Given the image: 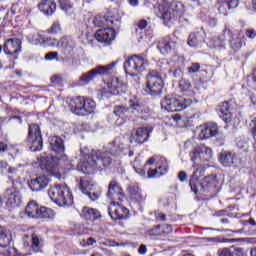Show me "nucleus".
Wrapping results in <instances>:
<instances>
[{"mask_svg": "<svg viewBox=\"0 0 256 256\" xmlns=\"http://www.w3.org/2000/svg\"><path fill=\"white\" fill-rule=\"evenodd\" d=\"M27 143L31 151H41L43 149V137L41 136V128L37 124L29 126Z\"/></svg>", "mask_w": 256, "mask_h": 256, "instance_id": "11", "label": "nucleus"}, {"mask_svg": "<svg viewBox=\"0 0 256 256\" xmlns=\"http://www.w3.org/2000/svg\"><path fill=\"white\" fill-rule=\"evenodd\" d=\"M122 202H111L108 208V213L113 219V221H117L120 219H124L129 214V210L121 205Z\"/></svg>", "mask_w": 256, "mask_h": 256, "instance_id": "17", "label": "nucleus"}, {"mask_svg": "<svg viewBox=\"0 0 256 256\" xmlns=\"http://www.w3.org/2000/svg\"><path fill=\"white\" fill-rule=\"evenodd\" d=\"M178 179L181 183H185V181H187V172L185 171H180L178 173Z\"/></svg>", "mask_w": 256, "mask_h": 256, "instance_id": "61", "label": "nucleus"}, {"mask_svg": "<svg viewBox=\"0 0 256 256\" xmlns=\"http://www.w3.org/2000/svg\"><path fill=\"white\" fill-rule=\"evenodd\" d=\"M156 221H167V216L162 212H155Z\"/></svg>", "mask_w": 256, "mask_h": 256, "instance_id": "62", "label": "nucleus"}, {"mask_svg": "<svg viewBox=\"0 0 256 256\" xmlns=\"http://www.w3.org/2000/svg\"><path fill=\"white\" fill-rule=\"evenodd\" d=\"M95 243H97V240H95L93 237H90L86 240H82L81 245L82 247H91V245H95Z\"/></svg>", "mask_w": 256, "mask_h": 256, "instance_id": "54", "label": "nucleus"}, {"mask_svg": "<svg viewBox=\"0 0 256 256\" xmlns=\"http://www.w3.org/2000/svg\"><path fill=\"white\" fill-rule=\"evenodd\" d=\"M127 191L132 201H136L137 203H143V201H145V195L143 194L141 188H139V185H130Z\"/></svg>", "mask_w": 256, "mask_h": 256, "instance_id": "30", "label": "nucleus"}, {"mask_svg": "<svg viewBox=\"0 0 256 256\" xmlns=\"http://www.w3.org/2000/svg\"><path fill=\"white\" fill-rule=\"evenodd\" d=\"M218 256H241L243 255V248H221L217 251Z\"/></svg>", "mask_w": 256, "mask_h": 256, "instance_id": "39", "label": "nucleus"}, {"mask_svg": "<svg viewBox=\"0 0 256 256\" xmlns=\"http://www.w3.org/2000/svg\"><path fill=\"white\" fill-rule=\"evenodd\" d=\"M48 195L59 207H70V205H73V194L65 184L51 186L48 190Z\"/></svg>", "mask_w": 256, "mask_h": 256, "instance_id": "2", "label": "nucleus"}, {"mask_svg": "<svg viewBox=\"0 0 256 256\" xmlns=\"http://www.w3.org/2000/svg\"><path fill=\"white\" fill-rule=\"evenodd\" d=\"M55 217V212L47 207H40V212L38 214V219H53Z\"/></svg>", "mask_w": 256, "mask_h": 256, "instance_id": "44", "label": "nucleus"}, {"mask_svg": "<svg viewBox=\"0 0 256 256\" xmlns=\"http://www.w3.org/2000/svg\"><path fill=\"white\" fill-rule=\"evenodd\" d=\"M81 217L87 219L88 221H97L101 217V213L96 209L84 207L81 212Z\"/></svg>", "mask_w": 256, "mask_h": 256, "instance_id": "37", "label": "nucleus"}, {"mask_svg": "<svg viewBox=\"0 0 256 256\" xmlns=\"http://www.w3.org/2000/svg\"><path fill=\"white\" fill-rule=\"evenodd\" d=\"M190 159L193 161V165H201L202 160H201V154L199 152V147L194 148L193 151L190 152Z\"/></svg>", "mask_w": 256, "mask_h": 256, "instance_id": "46", "label": "nucleus"}, {"mask_svg": "<svg viewBox=\"0 0 256 256\" xmlns=\"http://www.w3.org/2000/svg\"><path fill=\"white\" fill-rule=\"evenodd\" d=\"M114 115L116 117H129V108H125L124 106H116L113 110Z\"/></svg>", "mask_w": 256, "mask_h": 256, "instance_id": "48", "label": "nucleus"}, {"mask_svg": "<svg viewBox=\"0 0 256 256\" xmlns=\"http://www.w3.org/2000/svg\"><path fill=\"white\" fill-rule=\"evenodd\" d=\"M38 8L44 15H53L57 11V4L53 0H42Z\"/></svg>", "mask_w": 256, "mask_h": 256, "instance_id": "32", "label": "nucleus"}, {"mask_svg": "<svg viewBox=\"0 0 256 256\" xmlns=\"http://www.w3.org/2000/svg\"><path fill=\"white\" fill-rule=\"evenodd\" d=\"M147 25H149V22H147V20L145 19H141L138 22H136V27L140 29V31H143V29H145Z\"/></svg>", "mask_w": 256, "mask_h": 256, "instance_id": "56", "label": "nucleus"}, {"mask_svg": "<svg viewBox=\"0 0 256 256\" xmlns=\"http://www.w3.org/2000/svg\"><path fill=\"white\" fill-rule=\"evenodd\" d=\"M185 8L181 2H171L169 5H162L159 7V13L164 24L171 23V21L177 20V17H181Z\"/></svg>", "mask_w": 256, "mask_h": 256, "instance_id": "5", "label": "nucleus"}, {"mask_svg": "<svg viewBox=\"0 0 256 256\" xmlns=\"http://www.w3.org/2000/svg\"><path fill=\"white\" fill-rule=\"evenodd\" d=\"M95 107L96 104L93 99L85 98L83 96H78L70 101V111L79 117L91 115V113L95 111Z\"/></svg>", "mask_w": 256, "mask_h": 256, "instance_id": "3", "label": "nucleus"}, {"mask_svg": "<svg viewBox=\"0 0 256 256\" xmlns=\"http://www.w3.org/2000/svg\"><path fill=\"white\" fill-rule=\"evenodd\" d=\"M116 64L117 62H112L111 64H107L106 66L98 65L92 70L83 73L79 77L81 85H89V83H91V81H93V79H95L97 75H108L110 71H113V67H115Z\"/></svg>", "mask_w": 256, "mask_h": 256, "instance_id": "9", "label": "nucleus"}, {"mask_svg": "<svg viewBox=\"0 0 256 256\" xmlns=\"http://www.w3.org/2000/svg\"><path fill=\"white\" fill-rule=\"evenodd\" d=\"M198 191H203V193H209L215 189V178L214 176H206L203 178L202 182L197 184Z\"/></svg>", "mask_w": 256, "mask_h": 256, "instance_id": "31", "label": "nucleus"}, {"mask_svg": "<svg viewBox=\"0 0 256 256\" xmlns=\"http://www.w3.org/2000/svg\"><path fill=\"white\" fill-rule=\"evenodd\" d=\"M192 167L195 169L193 174L190 177L189 180V187L191 189V191L193 193H195V195H197L199 193V179H201V177H203V175H205V165L203 164H198L195 165L193 164Z\"/></svg>", "mask_w": 256, "mask_h": 256, "instance_id": "15", "label": "nucleus"}, {"mask_svg": "<svg viewBox=\"0 0 256 256\" xmlns=\"http://www.w3.org/2000/svg\"><path fill=\"white\" fill-rule=\"evenodd\" d=\"M193 100L191 98H183L181 96H166L161 101V107L164 111L175 113L177 111H183L187 107H191Z\"/></svg>", "mask_w": 256, "mask_h": 256, "instance_id": "4", "label": "nucleus"}, {"mask_svg": "<svg viewBox=\"0 0 256 256\" xmlns=\"http://www.w3.org/2000/svg\"><path fill=\"white\" fill-rule=\"evenodd\" d=\"M50 181L51 179H49V176L40 175L31 179V181L28 182V185L31 191H43V189H46L49 186Z\"/></svg>", "mask_w": 256, "mask_h": 256, "instance_id": "20", "label": "nucleus"}, {"mask_svg": "<svg viewBox=\"0 0 256 256\" xmlns=\"http://www.w3.org/2000/svg\"><path fill=\"white\" fill-rule=\"evenodd\" d=\"M115 29H117L115 26L100 29L96 32L95 39L104 45H111V42L115 41Z\"/></svg>", "mask_w": 256, "mask_h": 256, "instance_id": "16", "label": "nucleus"}, {"mask_svg": "<svg viewBox=\"0 0 256 256\" xmlns=\"http://www.w3.org/2000/svg\"><path fill=\"white\" fill-rule=\"evenodd\" d=\"M107 197L112 201V203H123V201L125 200L123 188H121L117 181L112 180L109 183Z\"/></svg>", "mask_w": 256, "mask_h": 256, "instance_id": "13", "label": "nucleus"}, {"mask_svg": "<svg viewBox=\"0 0 256 256\" xmlns=\"http://www.w3.org/2000/svg\"><path fill=\"white\" fill-rule=\"evenodd\" d=\"M79 189L84 195H87L91 201H97V199L101 197V188L87 177L80 178Z\"/></svg>", "mask_w": 256, "mask_h": 256, "instance_id": "10", "label": "nucleus"}, {"mask_svg": "<svg viewBox=\"0 0 256 256\" xmlns=\"http://www.w3.org/2000/svg\"><path fill=\"white\" fill-rule=\"evenodd\" d=\"M41 247L43 245L41 244V239L39 238L38 235L33 234L32 235V249L35 251V253H39L41 251Z\"/></svg>", "mask_w": 256, "mask_h": 256, "instance_id": "49", "label": "nucleus"}, {"mask_svg": "<svg viewBox=\"0 0 256 256\" xmlns=\"http://www.w3.org/2000/svg\"><path fill=\"white\" fill-rule=\"evenodd\" d=\"M59 57L58 52H49L45 55L46 61H53V59H57Z\"/></svg>", "mask_w": 256, "mask_h": 256, "instance_id": "57", "label": "nucleus"}, {"mask_svg": "<svg viewBox=\"0 0 256 256\" xmlns=\"http://www.w3.org/2000/svg\"><path fill=\"white\" fill-rule=\"evenodd\" d=\"M9 243H11V232L7 228L0 226V247L7 249Z\"/></svg>", "mask_w": 256, "mask_h": 256, "instance_id": "38", "label": "nucleus"}, {"mask_svg": "<svg viewBox=\"0 0 256 256\" xmlns=\"http://www.w3.org/2000/svg\"><path fill=\"white\" fill-rule=\"evenodd\" d=\"M50 149L54 151V153H64L65 152V144L63 143V139L59 136H51L49 137Z\"/></svg>", "mask_w": 256, "mask_h": 256, "instance_id": "33", "label": "nucleus"}, {"mask_svg": "<svg viewBox=\"0 0 256 256\" xmlns=\"http://www.w3.org/2000/svg\"><path fill=\"white\" fill-rule=\"evenodd\" d=\"M138 253H140V255H145V253H147V246L142 244L138 249Z\"/></svg>", "mask_w": 256, "mask_h": 256, "instance_id": "64", "label": "nucleus"}, {"mask_svg": "<svg viewBox=\"0 0 256 256\" xmlns=\"http://www.w3.org/2000/svg\"><path fill=\"white\" fill-rule=\"evenodd\" d=\"M203 43H205V39H203V36L200 34V32L190 33L187 41L189 47H192L193 49H199Z\"/></svg>", "mask_w": 256, "mask_h": 256, "instance_id": "34", "label": "nucleus"}, {"mask_svg": "<svg viewBox=\"0 0 256 256\" xmlns=\"http://www.w3.org/2000/svg\"><path fill=\"white\" fill-rule=\"evenodd\" d=\"M226 2L230 11H233V9H237V7H239V0H228Z\"/></svg>", "mask_w": 256, "mask_h": 256, "instance_id": "55", "label": "nucleus"}, {"mask_svg": "<svg viewBox=\"0 0 256 256\" xmlns=\"http://www.w3.org/2000/svg\"><path fill=\"white\" fill-rule=\"evenodd\" d=\"M108 89L112 95H123L127 92V87L119 78H114L108 83Z\"/></svg>", "mask_w": 256, "mask_h": 256, "instance_id": "29", "label": "nucleus"}, {"mask_svg": "<svg viewBox=\"0 0 256 256\" xmlns=\"http://www.w3.org/2000/svg\"><path fill=\"white\" fill-rule=\"evenodd\" d=\"M219 115L225 123H231L233 121V114H231V105H229V102L220 104Z\"/></svg>", "mask_w": 256, "mask_h": 256, "instance_id": "35", "label": "nucleus"}, {"mask_svg": "<svg viewBox=\"0 0 256 256\" xmlns=\"http://www.w3.org/2000/svg\"><path fill=\"white\" fill-rule=\"evenodd\" d=\"M58 47H62V49L66 50L67 53H71L73 48L76 47V43L73 38L65 36L60 39Z\"/></svg>", "mask_w": 256, "mask_h": 256, "instance_id": "41", "label": "nucleus"}, {"mask_svg": "<svg viewBox=\"0 0 256 256\" xmlns=\"http://www.w3.org/2000/svg\"><path fill=\"white\" fill-rule=\"evenodd\" d=\"M219 132V128L216 123L209 122L206 125L201 127L199 133V139H211V137H215Z\"/></svg>", "mask_w": 256, "mask_h": 256, "instance_id": "26", "label": "nucleus"}, {"mask_svg": "<svg viewBox=\"0 0 256 256\" xmlns=\"http://www.w3.org/2000/svg\"><path fill=\"white\" fill-rule=\"evenodd\" d=\"M143 111V106L139 104V102L133 100L129 101L128 115H131V113H133L135 117H139L141 114H143Z\"/></svg>", "mask_w": 256, "mask_h": 256, "instance_id": "42", "label": "nucleus"}, {"mask_svg": "<svg viewBox=\"0 0 256 256\" xmlns=\"http://www.w3.org/2000/svg\"><path fill=\"white\" fill-rule=\"evenodd\" d=\"M157 48L162 55H168V53L177 49V42L171 40V37L166 36L158 43Z\"/></svg>", "mask_w": 256, "mask_h": 256, "instance_id": "27", "label": "nucleus"}, {"mask_svg": "<svg viewBox=\"0 0 256 256\" xmlns=\"http://www.w3.org/2000/svg\"><path fill=\"white\" fill-rule=\"evenodd\" d=\"M236 145L238 149H248L249 148V143H247V140L240 138L237 140Z\"/></svg>", "mask_w": 256, "mask_h": 256, "instance_id": "52", "label": "nucleus"}, {"mask_svg": "<svg viewBox=\"0 0 256 256\" xmlns=\"http://www.w3.org/2000/svg\"><path fill=\"white\" fill-rule=\"evenodd\" d=\"M217 5H218V11L221 15H224V16L229 15V11H230L229 5L225 0H218Z\"/></svg>", "mask_w": 256, "mask_h": 256, "instance_id": "47", "label": "nucleus"}, {"mask_svg": "<svg viewBox=\"0 0 256 256\" xmlns=\"http://www.w3.org/2000/svg\"><path fill=\"white\" fill-rule=\"evenodd\" d=\"M51 82L56 85H61L63 83V77H61V75H54L51 77Z\"/></svg>", "mask_w": 256, "mask_h": 256, "instance_id": "59", "label": "nucleus"}, {"mask_svg": "<svg viewBox=\"0 0 256 256\" xmlns=\"http://www.w3.org/2000/svg\"><path fill=\"white\" fill-rule=\"evenodd\" d=\"M199 153L202 163H205V161H209L213 158V150H211L209 147L199 148Z\"/></svg>", "mask_w": 256, "mask_h": 256, "instance_id": "43", "label": "nucleus"}, {"mask_svg": "<svg viewBox=\"0 0 256 256\" xmlns=\"http://www.w3.org/2000/svg\"><path fill=\"white\" fill-rule=\"evenodd\" d=\"M246 37H248V39H255L256 38L255 29H247L246 30Z\"/></svg>", "mask_w": 256, "mask_h": 256, "instance_id": "60", "label": "nucleus"}, {"mask_svg": "<svg viewBox=\"0 0 256 256\" xmlns=\"http://www.w3.org/2000/svg\"><path fill=\"white\" fill-rule=\"evenodd\" d=\"M220 163L224 167H237L241 160L239 159V156L233 152H222L220 154Z\"/></svg>", "mask_w": 256, "mask_h": 256, "instance_id": "22", "label": "nucleus"}, {"mask_svg": "<svg viewBox=\"0 0 256 256\" xmlns=\"http://www.w3.org/2000/svg\"><path fill=\"white\" fill-rule=\"evenodd\" d=\"M187 73L188 75H193L197 73L199 76L200 83H207L209 81L208 73L206 70H201V64L195 62L190 64V66L187 67Z\"/></svg>", "mask_w": 256, "mask_h": 256, "instance_id": "28", "label": "nucleus"}, {"mask_svg": "<svg viewBox=\"0 0 256 256\" xmlns=\"http://www.w3.org/2000/svg\"><path fill=\"white\" fill-rule=\"evenodd\" d=\"M57 161V158L53 156H41L40 158L42 168L48 171L50 175L55 176H57V173H59V164Z\"/></svg>", "mask_w": 256, "mask_h": 256, "instance_id": "18", "label": "nucleus"}, {"mask_svg": "<svg viewBox=\"0 0 256 256\" xmlns=\"http://www.w3.org/2000/svg\"><path fill=\"white\" fill-rule=\"evenodd\" d=\"M160 161L162 163V165H160L158 168L154 169V170H148V177L151 179L152 177H156V175L159 173L160 171V175H165V173H167V171L169 170V166L167 165V159H165L164 157L160 158ZM161 169H163V171H161Z\"/></svg>", "mask_w": 256, "mask_h": 256, "instance_id": "40", "label": "nucleus"}, {"mask_svg": "<svg viewBox=\"0 0 256 256\" xmlns=\"http://www.w3.org/2000/svg\"><path fill=\"white\" fill-rule=\"evenodd\" d=\"M3 51L6 55H17V53H21V40L17 38L8 39L4 43Z\"/></svg>", "mask_w": 256, "mask_h": 256, "instance_id": "25", "label": "nucleus"}, {"mask_svg": "<svg viewBox=\"0 0 256 256\" xmlns=\"http://www.w3.org/2000/svg\"><path fill=\"white\" fill-rule=\"evenodd\" d=\"M2 253L4 256H17V249L15 247H8Z\"/></svg>", "mask_w": 256, "mask_h": 256, "instance_id": "53", "label": "nucleus"}, {"mask_svg": "<svg viewBox=\"0 0 256 256\" xmlns=\"http://www.w3.org/2000/svg\"><path fill=\"white\" fill-rule=\"evenodd\" d=\"M151 128L147 127H139L134 130L131 136V142L138 143L139 145H143V143H147L149 141V137L151 136Z\"/></svg>", "mask_w": 256, "mask_h": 256, "instance_id": "19", "label": "nucleus"}, {"mask_svg": "<svg viewBox=\"0 0 256 256\" xmlns=\"http://www.w3.org/2000/svg\"><path fill=\"white\" fill-rule=\"evenodd\" d=\"M4 197L7 200L6 205L8 207H19L21 205V194L14 188L7 189Z\"/></svg>", "mask_w": 256, "mask_h": 256, "instance_id": "24", "label": "nucleus"}, {"mask_svg": "<svg viewBox=\"0 0 256 256\" xmlns=\"http://www.w3.org/2000/svg\"><path fill=\"white\" fill-rule=\"evenodd\" d=\"M146 93L157 97L163 91V78L159 72L152 70L146 76Z\"/></svg>", "mask_w": 256, "mask_h": 256, "instance_id": "7", "label": "nucleus"}, {"mask_svg": "<svg viewBox=\"0 0 256 256\" xmlns=\"http://www.w3.org/2000/svg\"><path fill=\"white\" fill-rule=\"evenodd\" d=\"M170 233H173V227L169 224H158L153 226L152 228H149L145 232V237H148L149 239H152L154 241H157V239H161L163 237H167Z\"/></svg>", "mask_w": 256, "mask_h": 256, "instance_id": "12", "label": "nucleus"}, {"mask_svg": "<svg viewBox=\"0 0 256 256\" xmlns=\"http://www.w3.org/2000/svg\"><path fill=\"white\" fill-rule=\"evenodd\" d=\"M145 65H147V60H145V58L134 55L125 61L124 70L130 77H137L138 73H143V71H145Z\"/></svg>", "mask_w": 256, "mask_h": 256, "instance_id": "8", "label": "nucleus"}, {"mask_svg": "<svg viewBox=\"0 0 256 256\" xmlns=\"http://www.w3.org/2000/svg\"><path fill=\"white\" fill-rule=\"evenodd\" d=\"M41 45H43V47H55V45L59 46V41L51 37L42 38Z\"/></svg>", "mask_w": 256, "mask_h": 256, "instance_id": "50", "label": "nucleus"}, {"mask_svg": "<svg viewBox=\"0 0 256 256\" xmlns=\"http://www.w3.org/2000/svg\"><path fill=\"white\" fill-rule=\"evenodd\" d=\"M12 15H17L19 13V4H13L11 7Z\"/></svg>", "mask_w": 256, "mask_h": 256, "instance_id": "63", "label": "nucleus"}, {"mask_svg": "<svg viewBox=\"0 0 256 256\" xmlns=\"http://www.w3.org/2000/svg\"><path fill=\"white\" fill-rule=\"evenodd\" d=\"M58 3H59L60 9L65 13H69V11L73 9V3H71V1L69 0H59Z\"/></svg>", "mask_w": 256, "mask_h": 256, "instance_id": "51", "label": "nucleus"}, {"mask_svg": "<svg viewBox=\"0 0 256 256\" xmlns=\"http://www.w3.org/2000/svg\"><path fill=\"white\" fill-rule=\"evenodd\" d=\"M93 24L95 27H116V29H119L121 27V18L100 14L94 18Z\"/></svg>", "mask_w": 256, "mask_h": 256, "instance_id": "14", "label": "nucleus"}, {"mask_svg": "<svg viewBox=\"0 0 256 256\" xmlns=\"http://www.w3.org/2000/svg\"><path fill=\"white\" fill-rule=\"evenodd\" d=\"M243 36L241 34H238V36H235L230 40V47L233 49V51H239L241 47H243Z\"/></svg>", "mask_w": 256, "mask_h": 256, "instance_id": "45", "label": "nucleus"}, {"mask_svg": "<svg viewBox=\"0 0 256 256\" xmlns=\"http://www.w3.org/2000/svg\"><path fill=\"white\" fill-rule=\"evenodd\" d=\"M179 89L183 95H187V97H193V95L199 93L200 87L197 84H194L193 86L189 80L182 78L179 81Z\"/></svg>", "mask_w": 256, "mask_h": 256, "instance_id": "23", "label": "nucleus"}, {"mask_svg": "<svg viewBox=\"0 0 256 256\" xmlns=\"http://www.w3.org/2000/svg\"><path fill=\"white\" fill-rule=\"evenodd\" d=\"M146 93L157 97L163 91V78L159 72L152 70L146 76Z\"/></svg>", "mask_w": 256, "mask_h": 256, "instance_id": "6", "label": "nucleus"}, {"mask_svg": "<svg viewBox=\"0 0 256 256\" xmlns=\"http://www.w3.org/2000/svg\"><path fill=\"white\" fill-rule=\"evenodd\" d=\"M107 152H93L86 160L80 161L77 165V171L89 175L95 169L101 167H109L111 165V157H125L129 149L125 145V138L117 137L108 144Z\"/></svg>", "mask_w": 256, "mask_h": 256, "instance_id": "1", "label": "nucleus"}, {"mask_svg": "<svg viewBox=\"0 0 256 256\" xmlns=\"http://www.w3.org/2000/svg\"><path fill=\"white\" fill-rule=\"evenodd\" d=\"M59 31H61V24L54 22L50 28V33H59Z\"/></svg>", "mask_w": 256, "mask_h": 256, "instance_id": "58", "label": "nucleus"}, {"mask_svg": "<svg viewBox=\"0 0 256 256\" xmlns=\"http://www.w3.org/2000/svg\"><path fill=\"white\" fill-rule=\"evenodd\" d=\"M225 33L231 35V29L227 28V26L223 30V34L220 36H214L208 42L209 47L212 49H216V51H223L225 49Z\"/></svg>", "mask_w": 256, "mask_h": 256, "instance_id": "21", "label": "nucleus"}, {"mask_svg": "<svg viewBox=\"0 0 256 256\" xmlns=\"http://www.w3.org/2000/svg\"><path fill=\"white\" fill-rule=\"evenodd\" d=\"M40 210H41V206H39L37 202L32 200L27 204L25 208V213L29 217H32V219H39Z\"/></svg>", "mask_w": 256, "mask_h": 256, "instance_id": "36", "label": "nucleus"}]
</instances>
